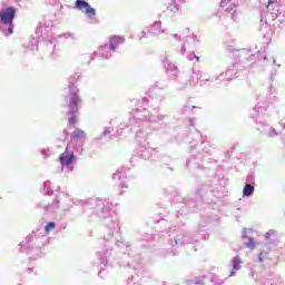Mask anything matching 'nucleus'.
<instances>
[{
    "label": "nucleus",
    "mask_w": 285,
    "mask_h": 285,
    "mask_svg": "<svg viewBox=\"0 0 285 285\" xmlns=\"http://www.w3.org/2000/svg\"><path fill=\"white\" fill-rule=\"evenodd\" d=\"M68 202H72L73 206H79L82 210V215L90 218L92 215L101 219L106 234L104 240L106 244H116L118 248H126L128 254L124 253L119 261V266L125 268H131L135 273L130 278L127 279V284L139 283V277L144 276V271H141V254H135L132 252L129 242H125L121 237V226L119 225V216L115 210H112V203L101 198H88V199H72L70 196L65 195Z\"/></svg>",
    "instance_id": "nucleus-1"
},
{
    "label": "nucleus",
    "mask_w": 285,
    "mask_h": 285,
    "mask_svg": "<svg viewBox=\"0 0 285 285\" xmlns=\"http://www.w3.org/2000/svg\"><path fill=\"white\" fill-rule=\"evenodd\" d=\"M161 101V97L151 98L150 106L136 108L129 112L124 122L118 125L117 134L119 136L126 135V132H136V141L138 144L136 155L145 161H148V159L157 161L156 155L159 154L158 148H148V135H150V131L146 130H148L150 124H159L168 118V115L159 112Z\"/></svg>",
    "instance_id": "nucleus-2"
},
{
    "label": "nucleus",
    "mask_w": 285,
    "mask_h": 285,
    "mask_svg": "<svg viewBox=\"0 0 285 285\" xmlns=\"http://www.w3.org/2000/svg\"><path fill=\"white\" fill-rule=\"evenodd\" d=\"M208 224H213V217L206 216L200 219V223L198 225V233L200 236H194L193 234L186 232L176 233L177 229L175 227L169 228V246L175 247L191 244V246H194V250H197V242H199V239H208V233H206L205 229Z\"/></svg>",
    "instance_id": "nucleus-3"
},
{
    "label": "nucleus",
    "mask_w": 285,
    "mask_h": 285,
    "mask_svg": "<svg viewBox=\"0 0 285 285\" xmlns=\"http://www.w3.org/2000/svg\"><path fill=\"white\" fill-rule=\"evenodd\" d=\"M222 199V191L213 185H200L195 193V198L185 199V206L189 213H194L193 208H197L199 204H217Z\"/></svg>",
    "instance_id": "nucleus-4"
},
{
    "label": "nucleus",
    "mask_w": 285,
    "mask_h": 285,
    "mask_svg": "<svg viewBox=\"0 0 285 285\" xmlns=\"http://www.w3.org/2000/svg\"><path fill=\"white\" fill-rule=\"evenodd\" d=\"M48 245V236L39 232H32L20 244V253H27L30 259H41L43 257V248Z\"/></svg>",
    "instance_id": "nucleus-5"
},
{
    "label": "nucleus",
    "mask_w": 285,
    "mask_h": 285,
    "mask_svg": "<svg viewBox=\"0 0 285 285\" xmlns=\"http://www.w3.org/2000/svg\"><path fill=\"white\" fill-rule=\"evenodd\" d=\"M81 79L79 73H73L69 77V96H68V117H69V127L75 128L77 126V115L79 114V109L81 108V97L79 96V89L76 83Z\"/></svg>",
    "instance_id": "nucleus-6"
},
{
    "label": "nucleus",
    "mask_w": 285,
    "mask_h": 285,
    "mask_svg": "<svg viewBox=\"0 0 285 285\" xmlns=\"http://www.w3.org/2000/svg\"><path fill=\"white\" fill-rule=\"evenodd\" d=\"M199 81L200 86H204L206 81H213V79L207 73L195 71V69H193L190 73L180 76L176 82V90L177 92L190 90V88H195Z\"/></svg>",
    "instance_id": "nucleus-7"
},
{
    "label": "nucleus",
    "mask_w": 285,
    "mask_h": 285,
    "mask_svg": "<svg viewBox=\"0 0 285 285\" xmlns=\"http://www.w3.org/2000/svg\"><path fill=\"white\" fill-rule=\"evenodd\" d=\"M17 16V8L7 7L0 11V32L4 37H10L14 32V17Z\"/></svg>",
    "instance_id": "nucleus-8"
},
{
    "label": "nucleus",
    "mask_w": 285,
    "mask_h": 285,
    "mask_svg": "<svg viewBox=\"0 0 285 285\" xmlns=\"http://www.w3.org/2000/svg\"><path fill=\"white\" fill-rule=\"evenodd\" d=\"M55 24L51 20H46L45 22H40L36 29L37 37H42L45 39L43 43L47 46L48 52H55V43L52 41V27Z\"/></svg>",
    "instance_id": "nucleus-9"
},
{
    "label": "nucleus",
    "mask_w": 285,
    "mask_h": 285,
    "mask_svg": "<svg viewBox=\"0 0 285 285\" xmlns=\"http://www.w3.org/2000/svg\"><path fill=\"white\" fill-rule=\"evenodd\" d=\"M96 266H100V271L98 272V277L101 279H106V275H108V271L104 269L106 266H112V249H106L104 252H99L97 254V258L95 261Z\"/></svg>",
    "instance_id": "nucleus-10"
},
{
    "label": "nucleus",
    "mask_w": 285,
    "mask_h": 285,
    "mask_svg": "<svg viewBox=\"0 0 285 285\" xmlns=\"http://www.w3.org/2000/svg\"><path fill=\"white\" fill-rule=\"evenodd\" d=\"M238 57L239 61L236 63H242L244 66V69L252 68L253 63H255L256 56L255 52L252 49H240L238 50Z\"/></svg>",
    "instance_id": "nucleus-11"
},
{
    "label": "nucleus",
    "mask_w": 285,
    "mask_h": 285,
    "mask_svg": "<svg viewBox=\"0 0 285 285\" xmlns=\"http://www.w3.org/2000/svg\"><path fill=\"white\" fill-rule=\"evenodd\" d=\"M242 73L246 75V70L240 62H234L230 65L225 71L226 80L233 81V79H237V77H242Z\"/></svg>",
    "instance_id": "nucleus-12"
},
{
    "label": "nucleus",
    "mask_w": 285,
    "mask_h": 285,
    "mask_svg": "<svg viewBox=\"0 0 285 285\" xmlns=\"http://www.w3.org/2000/svg\"><path fill=\"white\" fill-rule=\"evenodd\" d=\"M75 9L83 12L88 19L97 17V9L92 8L86 0H76Z\"/></svg>",
    "instance_id": "nucleus-13"
},
{
    "label": "nucleus",
    "mask_w": 285,
    "mask_h": 285,
    "mask_svg": "<svg viewBox=\"0 0 285 285\" xmlns=\"http://www.w3.org/2000/svg\"><path fill=\"white\" fill-rule=\"evenodd\" d=\"M202 161H204V154H197V156L191 155L186 160V168H189L190 170H204Z\"/></svg>",
    "instance_id": "nucleus-14"
},
{
    "label": "nucleus",
    "mask_w": 285,
    "mask_h": 285,
    "mask_svg": "<svg viewBox=\"0 0 285 285\" xmlns=\"http://www.w3.org/2000/svg\"><path fill=\"white\" fill-rule=\"evenodd\" d=\"M268 110V101H264L263 105L262 102H258L255 108L249 112V117L254 119V121L257 124H262L264 126V122L259 120L261 115H264Z\"/></svg>",
    "instance_id": "nucleus-15"
},
{
    "label": "nucleus",
    "mask_w": 285,
    "mask_h": 285,
    "mask_svg": "<svg viewBox=\"0 0 285 285\" xmlns=\"http://www.w3.org/2000/svg\"><path fill=\"white\" fill-rule=\"evenodd\" d=\"M239 0H222L220 1V8H226L225 12L230 13V19H233V21H237V2Z\"/></svg>",
    "instance_id": "nucleus-16"
},
{
    "label": "nucleus",
    "mask_w": 285,
    "mask_h": 285,
    "mask_svg": "<svg viewBox=\"0 0 285 285\" xmlns=\"http://www.w3.org/2000/svg\"><path fill=\"white\" fill-rule=\"evenodd\" d=\"M70 148V145L66 147V150L63 154L60 155L59 161L62 166V168H70L72 166L75 159H77V156H75L73 153H68V149Z\"/></svg>",
    "instance_id": "nucleus-17"
},
{
    "label": "nucleus",
    "mask_w": 285,
    "mask_h": 285,
    "mask_svg": "<svg viewBox=\"0 0 285 285\" xmlns=\"http://www.w3.org/2000/svg\"><path fill=\"white\" fill-rule=\"evenodd\" d=\"M161 62L164 68L167 70L169 79H177V75H179V69H177V66L168 61V58H166V56L163 57Z\"/></svg>",
    "instance_id": "nucleus-18"
},
{
    "label": "nucleus",
    "mask_w": 285,
    "mask_h": 285,
    "mask_svg": "<svg viewBox=\"0 0 285 285\" xmlns=\"http://www.w3.org/2000/svg\"><path fill=\"white\" fill-rule=\"evenodd\" d=\"M61 202V196H57L51 204L40 203L38 208H42L45 213H57L59 210V204Z\"/></svg>",
    "instance_id": "nucleus-19"
},
{
    "label": "nucleus",
    "mask_w": 285,
    "mask_h": 285,
    "mask_svg": "<svg viewBox=\"0 0 285 285\" xmlns=\"http://www.w3.org/2000/svg\"><path fill=\"white\" fill-rule=\"evenodd\" d=\"M126 43V37L124 36H111L109 37V48L112 50V52H116V50L119 48V46H124Z\"/></svg>",
    "instance_id": "nucleus-20"
},
{
    "label": "nucleus",
    "mask_w": 285,
    "mask_h": 285,
    "mask_svg": "<svg viewBox=\"0 0 285 285\" xmlns=\"http://www.w3.org/2000/svg\"><path fill=\"white\" fill-rule=\"evenodd\" d=\"M112 52L115 51H112L110 46L108 43H105V45H101L98 48V52H94V55H98L102 59H110V57H112Z\"/></svg>",
    "instance_id": "nucleus-21"
},
{
    "label": "nucleus",
    "mask_w": 285,
    "mask_h": 285,
    "mask_svg": "<svg viewBox=\"0 0 285 285\" xmlns=\"http://www.w3.org/2000/svg\"><path fill=\"white\" fill-rule=\"evenodd\" d=\"M195 137H196V139L202 140V150H203V153H205L206 155H213V148H210V144L206 142V136L204 137L202 135V132L196 130Z\"/></svg>",
    "instance_id": "nucleus-22"
},
{
    "label": "nucleus",
    "mask_w": 285,
    "mask_h": 285,
    "mask_svg": "<svg viewBox=\"0 0 285 285\" xmlns=\"http://www.w3.org/2000/svg\"><path fill=\"white\" fill-rule=\"evenodd\" d=\"M262 134H264L265 137H268V139H275V137H279V131L271 126H266L265 128H263Z\"/></svg>",
    "instance_id": "nucleus-23"
},
{
    "label": "nucleus",
    "mask_w": 285,
    "mask_h": 285,
    "mask_svg": "<svg viewBox=\"0 0 285 285\" xmlns=\"http://www.w3.org/2000/svg\"><path fill=\"white\" fill-rule=\"evenodd\" d=\"M149 35H164L166 30L161 29V21H155L148 30Z\"/></svg>",
    "instance_id": "nucleus-24"
},
{
    "label": "nucleus",
    "mask_w": 285,
    "mask_h": 285,
    "mask_svg": "<svg viewBox=\"0 0 285 285\" xmlns=\"http://www.w3.org/2000/svg\"><path fill=\"white\" fill-rule=\"evenodd\" d=\"M240 264H242V258L239 256H234L232 258L233 271L230 272L229 277H235V275H237L235 271H239Z\"/></svg>",
    "instance_id": "nucleus-25"
},
{
    "label": "nucleus",
    "mask_w": 285,
    "mask_h": 285,
    "mask_svg": "<svg viewBox=\"0 0 285 285\" xmlns=\"http://www.w3.org/2000/svg\"><path fill=\"white\" fill-rule=\"evenodd\" d=\"M128 173V168L126 167H120L114 175H112V179H126L127 174Z\"/></svg>",
    "instance_id": "nucleus-26"
},
{
    "label": "nucleus",
    "mask_w": 285,
    "mask_h": 285,
    "mask_svg": "<svg viewBox=\"0 0 285 285\" xmlns=\"http://www.w3.org/2000/svg\"><path fill=\"white\" fill-rule=\"evenodd\" d=\"M71 139H72V141H77V139H80V140L86 139V131H83L81 129H76L71 134Z\"/></svg>",
    "instance_id": "nucleus-27"
},
{
    "label": "nucleus",
    "mask_w": 285,
    "mask_h": 285,
    "mask_svg": "<svg viewBox=\"0 0 285 285\" xmlns=\"http://www.w3.org/2000/svg\"><path fill=\"white\" fill-rule=\"evenodd\" d=\"M50 186H52V183H50V180H46V181L43 183V187H42L41 191H42L45 195H53L55 189H52Z\"/></svg>",
    "instance_id": "nucleus-28"
},
{
    "label": "nucleus",
    "mask_w": 285,
    "mask_h": 285,
    "mask_svg": "<svg viewBox=\"0 0 285 285\" xmlns=\"http://www.w3.org/2000/svg\"><path fill=\"white\" fill-rule=\"evenodd\" d=\"M253 193H255V185L245 184V187L243 188L244 197H252Z\"/></svg>",
    "instance_id": "nucleus-29"
},
{
    "label": "nucleus",
    "mask_w": 285,
    "mask_h": 285,
    "mask_svg": "<svg viewBox=\"0 0 285 285\" xmlns=\"http://www.w3.org/2000/svg\"><path fill=\"white\" fill-rule=\"evenodd\" d=\"M274 239H277V232H275V229H269V230L265 234V242H267L268 244H271V242H274Z\"/></svg>",
    "instance_id": "nucleus-30"
},
{
    "label": "nucleus",
    "mask_w": 285,
    "mask_h": 285,
    "mask_svg": "<svg viewBox=\"0 0 285 285\" xmlns=\"http://www.w3.org/2000/svg\"><path fill=\"white\" fill-rule=\"evenodd\" d=\"M209 282H212V284H214V285H223L224 284V279L219 278V276H217L215 274L209 275Z\"/></svg>",
    "instance_id": "nucleus-31"
},
{
    "label": "nucleus",
    "mask_w": 285,
    "mask_h": 285,
    "mask_svg": "<svg viewBox=\"0 0 285 285\" xmlns=\"http://www.w3.org/2000/svg\"><path fill=\"white\" fill-rule=\"evenodd\" d=\"M27 50H31L33 53L38 52V50H39V40L32 39L30 45L28 46Z\"/></svg>",
    "instance_id": "nucleus-32"
},
{
    "label": "nucleus",
    "mask_w": 285,
    "mask_h": 285,
    "mask_svg": "<svg viewBox=\"0 0 285 285\" xmlns=\"http://www.w3.org/2000/svg\"><path fill=\"white\" fill-rule=\"evenodd\" d=\"M170 12H179V4H177V0H170L168 7Z\"/></svg>",
    "instance_id": "nucleus-33"
},
{
    "label": "nucleus",
    "mask_w": 285,
    "mask_h": 285,
    "mask_svg": "<svg viewBox=\"0 0 285 285\" xmlns=\"http://www.w3.org/2000/svg\"><path fill=\"white\" fill-rule=\"evenodd\" d=\"M55 228H57V224L55 222H49L45 227L46 235H49Z\"/></svg>",
    "instance_id": "nucleus-34"
},
{
    "label": "nucleus",
    "mask_w": 285,
    "mask_h": 285,
    "mask_svg": "<svg viewBox=\"0 0 285 285\" xmlns=\"http://www.w3.org/2000/svg\"><path fill=\"white\" fill-rule=\"evenodd\" d=\"M246 184L249 186H255V173L249 171L246 178Z\"/></svg>",
    "instance_id": "nucleus-35"
},
{
    "label": "nucleus",
    "mask_w": 285,
    "mask_h": 285,
    "mask_svg": "<svg viewBox=\"0 0 285 285\" xmlns=\"http://www.w3.org/2000/svg\"><path fill=\"white\" fill-rule=\"evenodd\" d=\"M276 6H277V0H268L266 6L267 12H273Z\"/></svg>",
    "instance_id": "nucleus-36"
},
{
    "label": "nucleus",
    "mask_w": 285,
    "mask_h": 285,
    "mask_svg": "<svg viewBox=\"0 0 285 285\" xmlns=\"http://www.w3.org/2000/svg\"><path fill=\"white\" fill-rule=\"evenodd\" d=\"M112 130H115V128L106 127L104 132L100 135V139H106V137L110 138V132H112Z\"/></svg>",
    "instance_id": "nucleus-37"
},
{
    "label": "nucleus",
    "mask_w": 285,
    "mask_h": 285,
    "mask_svg": "<svg viewBox=\"0 0 285 285\" xmlns=\"http://www.w3.org/2000/svg\"><path fill=\"white\" fill-rule=\"evenodd\" d=\"M206 279V277H202V278H196L195 282L193 281H187V284H196V285H206V282L204 281Z\"/></svg>",
    "instance_id": "nucleus-38"
},
{
    "label": "nucleus",
    "mask_w": 285,
    "mask_h": 285,
    "mask_svg": "<svg viewBox=\"0 0 285 285\" xmlns=\"http://www.w3.org/2000/svg\"><path fill=\"white\" fill-rule=\"evenodd\" d=\"M57 37H58V39H61V37H65V39H72V41H75V39H77V36H75V33H70V32L59 35Z\"/></svg>",
    "instance_id": "nucleus-39"
},
{
    "label": "nucleus",
    "mask_w": 285,
    "mask_h": 285,
    "mask_svg": "<svg viewBox=\"0 0 285 285\" xmlns=\"http://www.w3.org/2000/svg\"><path fill=\"white\" fill-rule=\"evenodd\" d=\"M246 248H250L252 250L255 249V238L249 237L248 242L245 243Z\"/></svg>",
    "instance_id": "nucleus-40"
},
{
    "label": "nucleus",
    "mask_w": 285,
    "mask_h": 285,
    "mask_svg": "<svg viewBox=\"0 0 285 285\" xmlns=\"http://www.w3.org/2000/svg\"><path fill=\"white\" fill-rule=\"evenodd\" d=\"M158 161H160V164H165L166 166H168V163L170 161V157L163 155L159 157Z\"/></svg>",
    "instance_id": "nucleus-41"
},
{
    "label": "nucleus",
    "mask_w": 285,
    "mask_h": 285,
    "mask_svg": "<svg viewBox=\"0 0 285 285\" xmlns=\"http://www.w3.org/2000/svg\"><path fill=\"white\" fill-rule=\"evenodd\" d=\"M195 108H199V107H197V106H189L188 104H186V105H184V107H183V114H184V112H188V111H190V110H193V109H195Z\"/></svg>",
    "instance_id": "nucleus-42"
},
{
    "label": "nucleus",
    "mask_w": 285,
    "mask_h": 285,
    "mask_svg": "<svg viewBox=\"0 0 285 285\" xmlns=\"http://www.w3.org/2000/svg\"><path fill=\"white\" fill-rule=\"evenodd\" d=\"M215 79H216V81H219V82H222V81H228V80L226 79V72H222V73L218 75Z\"/></svg>",
    "instance_id": "nucleus-43"
},
{
    "label": "nucleus",
    "mask_w": 285,
    "mask_h": 285,
    "mask_svg": "<svg viewBox=\"0 0 285 285\" xmlns=\"http://www.w3.org/2000/svg\"><path fill=\"white\" fill-rule=\"evenodd\" d=\"M199 144V141L197 139H194L193 141L189 142V147L190 149H195L197 148V145Z\"/></svg>",
    "instance_id": "nucleus-44"
},
{
    "label": "nucleus",
    "mask_w": 285,
    "mask_h": 285,
    "mask_svg": "<svg viewBox=\"0 0 285 285\" xmlns=\"http://www.w3.org/2000/svg\"><path fill=\"white\" fill-rule=\"evenodd\" d=\"M139 41H141V39H148V33H146V31H141L138 36Z\"/></svg>",
    "instance_id": "nucleus-45"
},
{
    "label": "nucleus",
    "mask_w": 285,
    "mask_h": 285,
    "mask_svg": "<svg viewBox=\"0 0 285 285\" xmlns=\"http://www.w3.org/2000/svg\"><path fill=\"white\" fill-rule=\"evenodd\" d=\"M124 188H128V184L126 181L120 183V193H124Z\"/></svg>",
    "instance_id": "nucleus-46"
},
{
    "label": "nucleus",
    "mask_w": 285,
    "mask_h": 285,
    "mask_svg": "<svg viewBox=\"0 0 285 285\" xmlns=\"http://www.w3.org/2000/svg\"><path fill=\"white\" fill-rule=\"evenodd\" d=\"M49 151H50V149H41L40 150L42 157H49V155H48Z\"/></svg>",
    "instance_id": "nucleus-47"
},
{
    "label": "nucleus",
    "mask_w": 285,
    "mask_h": 285,
    "mask_svg": "<svg viewBox=\"0 0 285 285\" xmlns=\"http://www.w3.org/2000/svg\"><path fill=\"white\" fill-rule=\"evenodd\" d=\"M266 255H268L267 253H261L259 255H258V261L262 263V262H264V257H266Z\"/></svg>",
    "instance_id": "nucleus-48"
},
{
    "label": "nucleus",
    "mask_w": 285,
    "mask_h": 285,
    "mask_svg": "<svg viewBox=\"0 0 285 285\" xmlns=\"http://www.w3.org/2000/svg\"><path fill=\"white\" fill-rule=\"evenodd\" d=\"M197 120V118H189L188 120V125L191 127H195V121Z\"/></svg>",
    "instance_id": "nucleus-49"
},
{
    "label": "nucleus",
    "mask_w": 285,
    "mask_h": 285,
    "mask_svg": "<svg viewBox=\"0 0 285 285\" xmlns=\"http://www.w3.org/2000/svg\"><path fill=\"white\" fill-rule=\"evenodd\" d=\"M173 37L174 39H176V41H181V36H179L178 33H174Z\"/></svg>",
    "instance_id": "nucleus-50"
},
{
    "label": "nucleus",
    "mask_w": 285,
    "mask_h": 285,
    "mask_svg": "<svg viewBox=\"0 0 285 285\" xmlns=\"http://www.w3.org/2000/svg\"><path fill=\"white\" fill-rule=\"evenodd\" d=\"M137 104H138V106H139V104H148V99L142 98L141 100H138Z\"/></svg>",
    "instance_id": "nucleus-51"
},
{
    "label": "nucleus",
    "mask_w": 285,
    "mask_h": 285,
    "mask_svg": "<svg viewBox=\"0 0 285 285\" xmlns=\"http://www.w3.org/2000/svg\"><path fill=\"white\" fill-rule=\"evenodd\" d=\"M70 208H72V205H66V206H62V210H70Z\"/></svg>",
    "instance_id": "nucleus-52"
},
{
    "label": "nucleus",
    "mask_w": 285,
    "mask_h": 285,
    "mask_svg": "<svg viewBox=\"0 0 285 285\" xmlns=\"http://www.w3.org/2000/svg\"><path fill=\"white\" fill-rule=\"evenodd\" d=\"M180 53H181V55H186V45H183V46H181Z\"/></svg>",
    "instance_id": "nucleus-53"
},
{
    "label": "nucleus",
    "mask_w": 285,
    "mask_h": 285,
    "mask_svg": "<svg viewBox=\"0 0 285 285\" xmlns=\"http://www.w3.org/2000/svg\"><path fill=\"white\" fill-rule=\"evenodd\" d=\"M242 237H243V239H248V236L246 235V230L243 232Z\"/></svg>",
    "instance_id": "nucleus-54"
},
{
    "label": "nucleus",
    "mask_w": 285,
    "mask_h": 285,
    "mask_svg": "<svg viewBox=\"0 0 285 285\" xmlns=\"http://www.w3.org/2000/svg\"><path fill=\"white\" fill-rule=\"evenodd\" d=\"M189 39H191V41H195V39H197V36L193 35L188 37Z\"/></svg>",
    "instance_id": "nucleus-55"
},
{
    "label": "nucleus",
    "mask_w": 285,
    "mask_h": 285,
    "mask_svg": "<svg viewBox=\"0 0 285 285\" xmlns=\"http://www.w3.org/2000/svg\"><path fill=\"white\" fill-rule=\"evenodd\" d=\"M209 164H217V160H216V159L210 158V159H209Z\"/></svg>",
    "instance_id": "nucleus-56"
},
{
    "label": "nucleus",
    "mask_w": 285,
    "mask_h": 285,
    "mask_svg": "<svg viewBox=\"0 0 285 285\" xmlns=\"http://www.w3.org/2000/svg\"><path fill=\"white\" fill-rule=\"evenodd\" d=\"M194 59H196V61H200L199 56H195V55H194Z\"/></svg>",
    "instance_id": "nucleus-57"
},
{
    "label": "nucleus",
    "mask_w": 285,
    "mask_h": 285,
    "mask_svg": "<svg viewBox=\"0 0 285 285\" xmlns=\"http://www.w3.org/2000/svg\"><path fill=\"white\" fill-rule=\"evenodd\" d=\"M273 79H275V73H272L271 76V81H273Z\"/></svg>",
    "instance_id": "nucleus-58"
},
{
    "label": "nucleus",
    "mask_w": 285,
    "mask_h": 285,
    "mask_svg": "<svg viewBox=\"0 0 285 285\" xmlns=\"http://www.w3.org/2000/svg\"><path fill=\"white\" fill-rule=\"evenodd\" d=\"M65 137H68V130H63Z\"/></svg>",
    "instance_id": "nucleus-59"
},
{
    "label": "nucleus",
    "mask_w": 285,
    "mask_h": 285,
    "mask_svg": "<svg viewBox=\"0 0 285 285\" xmlns=\"http://www.w3.org/2000/svg\"><path fill=\"white\" fill-rule=\"evenodd\" d=\"M262 58H263L265 61H266V59H267L266 56H262Z\"/></svg>",
    "instance_id": "nucleus-60"
},
{
    "label": "nucleus",
    "mask_w": 285,
    "mask_h": 285,
    "mask_svg": "<svg viewBox=\"0 0 285 285\" xmlns=\"http://www.w3.org/2000/svg\"><path fill=\"white\" fill-rule=\"evenodd\" d=\"M27 271H33V268H30V267H29V268H27Z\"/></svg>",
    "instance_id": "nucleus-61"
},
{
    "label": "nucleus",
    "mask_w": 285,
    "mask_h": 285,
    "mask_svg": "<svg viewBox=\"0 0 285 285\" xmlns=\"http://www.w3.org/2000/svg\"><path fill=\"white\" fill-rule=\"evenodd\" d=\"M92 59H95V55L91 56V61H92Z\"/></svg>",
    "instance_id": "nucleus-62"
},
{
    "label": "nucleus",
    "mask_w": 285,
    "mask_h": 285,
    "mask_svg": "<svg viewBox=\"0 0 285 285\" xmlns=\"http://www.w3.org/2000/svg\"><path fill=\"white\" fill-rule=\"evenodd\" d=\"M69 170L72 171V167H69Z\"/></svg>",
    "instance_id": "nucleus-63"
},
{
    "label": "nucleus",
    "mask_w": 285,
    "mask_h": 285,
    "mask_svg": "<svg viewBox=\"0 0 285 285\" xmlns=\"http://www.w3.org/2000/svg\"><path fill=\"white\" fill-rule=\"evenodd\" d=\"M56 190H60V187H57V189Z\"/></svg>",
    "instance_id": "nucleus-64"
}]
</instances>
